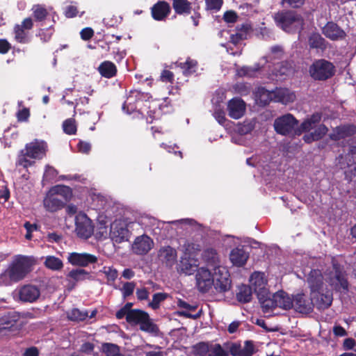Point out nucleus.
<instances>
[{
	"instance_id": "nucleus-3",
	"label": "nucleus",
	"mask_w": 356,
	"mask_h": 356,
	"mask_svg": "<svg viewBox=\"0 0 356 356\" xmlns=\"http://www.w3.org/2000/svg\"><path fill=\"white\" fill-rule=\"evenodd\" d=\"M151 97V95L148 92H143L138 90H131L122 104V108L128 114L134 112L143 113V106Z\"/></svg>"
},
{
	"instance_id": "nucleus-55",
	"label": "nucleus",
	"mask_w": 356,
	"mask_h": 356,
	"mask_svg": "<svg viewBox=\"0 0 356 356\" xmlns=\"http://www.w3.org/2000/svg\"><path fill=\"white\" fill-rule=\"evenodd\" d=\"M24 227L26 230V234L25 235V238L27 240H31L33 238L32 233L34 231H36L39 229V225L35 223L31 224L29 221L25 222L24 224Z\"/></svg>"
},
{
	"instance_id": "nucleus-45",
	"label": "nucleus",
	"mask_w": 356,
	"mask_h": 356,
	"mask_svg": "<svg viewBox=\"0 0 356 356\" xmlns=\"http://www.w3.org/2000/svg\"><path fill=\"white\" fill-rule=\"evenodd\" d=\"M88 314L87 312H82L79 309L74 308L67 313V317L72 321H83L88 318Z\"/></svg>"
},
{
	"instance_id": "nucleus-57",
	"label": "nucleus",
	"mask_w": 356,
	"mask_h": 356,
	"mask_svg": "<svg viewBox=\"0 0 356 356\" xmlns=\"http://www.w3.org/2000/svg\"><path fill=\"white\" fill-rule=\"evenodd\" d=\"M328 131L327 127L323 124H321L319 126H318L314 131L312 133L316 138V140H319L321 139L324 136L326 135L327 132Z\"/></svg>"
},
{
	"instance_id": "nucleus-23",
	"label": "nucleus",
	"mask_w": 356,
	"mask_h": 356,
	"mask_svg": "<svg viewBox=\"0 0 356 356\" xmlns=\"http://www.w3.org/2000/svg\"><path fill=\"white\" fill-rule=\"evenodd\" d=\"M313 300L314 306L318 310H324L327 309L332 302V293L330 291H322L316 296H310Z\"/></svg>"
},
{
	"instance_id": "nucleus-16",
	"label": "nucleus",
	"mask_w": 356,
	"mask_h": 356,
	"mask_svg": "<svg viewBox=\"0 0 356 356\" xmlns=\"http://www.w3.org/2000/svg\"><path fill=\"white\" fill-rule=\"evenodd\" d=\"M293 307L302 314H309L312 312L314 304L312 297L308 298L304 293H298L293 297Z\"/></svg>"
},
{
	"instance_id": "nucleus-48",
	"label": "nucleus",
	"mask_w": 356,
	"mask_h": 356,
	"mask_svg": "<svg viewBox=\"0 0 356 356\" xmlns=\"http://www.w3.org/2000/svg\"><path fill=\"white\" fill-rule=\"evenodd\" d=\"M33 10V17L37 22L44 20L48 15L47 9L40 5L34 6Z\"/></svg>"
},
{
	"instance_id": "nucleus-47",
	"label": "nucleus",
	"mask_w": 356,
	"mask_h": 356,
	"mask_svg": "<svg viewBox=\"0 0 356 356\" xmlns=\"http://www.w3.org/2000/svg\"><path fill=\"white\" fill-rule=\"evenodd\" d=\"M63 129L64 133L67 135H74L76 133V125L75 120L68 118L63 122Z\"/></svg>"
},
{
	"instance_id": "nucleus-34",
	"label": "nucleus",
	"mask_w": 356,
	"mask_h": 356,
	"mask_svg": "<svg viewBox=\"0 0 356 356\" xmlns=\"http://www.w3.org/2000/svg\"><path fill=\"white\" fill-rule=\"evenodd\" d=\"M252 287L241 284L238 287V291L236 294V300L241 303H248L252 300Z\"/></svg>"
},
{
	"instance_id": "nucleus-56",
	"label": "nucleus",
	"mask_w": 356,
	"mask_h": 356,
	"mask_svg": "<svg viewBox=\"0 0 356 356\" xmlns=\"http://www.w3.org/2000/svg\"><path fill=\"white\" fill-rule=\"evenodd\" d=\"M136 287V283L134 282H125L122 288V296L124 298L131 296Z\"/></svg>"
},
{
	"instance_id": "nucleus-29",
	"label": "nucleus",
	"mask_w": 356,
	"mask_h": 356,
	"mask_svg": "<svg viewBox=\"0 0 356 356\" xmlns=\"http://www.w3.org/2000/svg\"><path fill=\"white\" fill-rule=\"evenodd\" d=\"M248 258V253L243 248H240L233 249L229 254V259L233 265L238 267L244 266Z\"/></svg>"
},
{
	"instance_id": "nucleus-49",
	"label": "nucleus",
	"mask_w": 356,
	"mask_h": 356,
	"mask_svg": "<svg viewBox=\"0 0 356 356\" xmlns=\"http://www.w3.org/2000/svg\"><path fill=\"white\" fill-rule=\"evenodd\" d=\"M102 272L106 275L108 284L114 282L118 277V270L113 266H104Z\"/></svg>"
},
{
	"instance_id": "nucleus-18",
	"label": "nucleus",
	"mask_w": 356,
	"mask_h": 356,
	"mask_svg": "<svg viewBox=\"0 0 356 356\" xmlns=\"http://www.w3.org/2000/svg\"><path fill=\"white\" fill-rule=\"evenodd\" d=\"M229 116L237 120L243 116L245 112V103L241 98H233L228 102Z\"/></svg>"
},
{
	"instance_id": "nucleus-10",
	"label": "nucleus",
	"mask_w": 356,
	"mask_h": 356,
	"mask_svg": "<svg viewBox=\"0 0 356 356\" xmlns=\"http://www.w3.org/2000/svg\"><path fill=\"white\" fill-rule=\"evenodd\" d=\"M196 286L201 293L208 292L213 284V273L205 267H200L196 270Z\"/></svg>"
},
{
	"instance_id": "nucleus-2",
	"label": "nucleus",
	"mask_w": 356,
	"mask_h": 356,
	"mask_svg": "<svg viewBox=\"0 0 356 356\" xmlns=\"http://www.w3.org/2000/svg\"><path fill=\"white\" fill-rule=\"evenodd\" d=\"M276 24L284 31L289 33L300 32L303 29L302 17L293 11H282L274 17Z\"/></svg>"
},
{
	"instance_id": "nucleus-24",
	"label": "nucleus",
	"mask_w": 356,
	"mask_h": 356,
	"mask_svg": "<svg viewBox=\"0 0 356 356\" xmlns=\"http://www.w3.org/2000/svg\"><path fill=\"white\" fill-rule=\"evenodd\" d=\"M356 132V127L354 125L338 126L332 129V132L329 135L331 140L338 141L351 136Z\"/></svg>"
},
{
	"instance_id": "nucleus-22",
	"label": "nucleus",
	"mask_w": 356,
	"mask_h": 356,
	"mask_svg": "<svg viewBox=\"0 0 356 356\" xmlns=\"http://www.w3.org/2000/svg\"><path fill=\"white\" fill-rule=\"evenodd\" d=\"M19 316L15 312H9L0 316V335L4 334V331L12 330L16 326Z\"/></svg>"
},
{
	"instance_id": "nucleus-12",
	"label": "nucleus",
	"mask_w": 356,
	"mask_h": 356,
	"mask_svg": "<svg viewBox=\"0 0 356 356\" xmlns=\"http://www.w3.org/2000/svg\"><path fill=\"white\" fill-rule=\"evenodd\" d=\"M25 151V153L24 150L22 151L23 156L40 160L46 156L47 145L44 142L35 140L26 144Z\"/></svg>"
},
{
	"instance_id": "nucleus-32",
	"label": "nucleus",
	"mask_w": 356,
	"mask_h": 356,
	"mask_svg": "<svg viewBox=\"0 0 356 356\" xmlns=\"http://www.w3.org/2000/svg\"><path fill=\"white\" fill-rule=\"evenodd\" d=\"M111 235L113 241L121 243L129 240V231L124 227L115 225L114 227H111Z\"/></svg>"
},
{
	"instance_id": "nucleus-13",
	"label": "nucleus",
	"mask_w": 356,
	"mask_h": 356,
	"mask_svg": "<svg viewBox=\"0 0 356 356\" xmlns=\"http://www.w3.org/2000/svg\"><path fill=\"white\" fill-rule=\"evenodd\" d=\"M154 242L152 239L144 234L136 238L133 245V252L138 255H145L147 254L153 248Z\"/></svg>"
},
{
	"instance_id": "nucleus-11",
	"label": "nucleus",
	"mask_w": 356,
	"mask_h": 356,
	"mask_svg": "<svg viewBox=\"0 0 356 356\" xmlns=\"http://www.w3.org/2000/svg\"><path fill=\"white\" fill-rule=\"evenodd\" d=\"M308 286L310 289V296L323 291L324 277L321 271L318 269H312L307 278Z\"/></svg>"
},
{
	"instance_id": "nucleus-27",
	"label": "nucleus",
	"mask_w": 356,
	"mask_h": 356,
	"mask_svg": "<svg viewBox=\"0 0 356 356\" xmlns=\"http://www.w3.org/2000/svg\"><path fill=\"white\" fill-rule=\"evenodd\" d=\"M202 259L207 266L213 267L214 270L220 266L219 254L213 248H206L202 253Z\"/></svg>"
},
{
	"instance_id": "nucleus-50",
	"label": "nucleus",
	"mask_w": 356,
	"mask_h": 356,
	"mask_svg": "<svg viewBox=\"0 0 356 356\" xmlns=\"http://www.w3.org/2000/svg\"><path fill=\"white\" fill-rule=\"evenodd\" d=\"M194 352L197 356H207L210 351V346L207 343L200 342L193 346Z\"/></svg>"
},
{
	"instance_id": "nucleus-36",
	"label": "nucleus",
	"mask_w": 356,
	"mask_h": 356,
	"mask_svg": "<svg viewBox=\"0 0 356 356\" xmlns=\"http://www.w3.org/2000/svg\"><path fill=\"white\" fill-rule=\"evenodd\" d=\"M308 42L312 49L324 50L327 47L326 40L318 33H312L309 37Z\"/></svg>"
},
{
	"instance_id": "nucleus-35",
	"label": "nucleus",
	"mask_w": 356,
	"mask_h": 356,
	"mask_svg": "<svg viewBox=\"0 0 356 356\" xmlns=\"http://www.w3.org/2000/svg\"><path fill=\"white\" fill-rule=\"evenodd\" d=\"M172 8L177 15H189L191 13V3L188 0H172Z\"/></svg>"
},
{
	"instance_id": "nucleus-4",
	"label": "nucleus",
	"mask_w": 356,
	"mask_h": 356,
	"mask_svg": "<svg viewBox=\"0 0 356 356\" xmlns=\"http://www.w3.org/2000/svg\"><path fill=\"white\" fill-rule=\"evenodd\" d=\"M335 72L333 63L325 59L316 60L309 69L311 77L315 81H326L332 78Z\"/></svg>"
},
{
	"instance_id": "nucleus-6",
	"label": "nucleus",
	"mask_w": 356,
	"mask_h": 356,
	"mask_svg": "<svg viewBox=\"0 0 356 356\" xmlns=\"http://www.w3.org/2000/svg\"><path fill=\"white\" fill-rule=\"evenodd\" d=\"M214 289L218 293H225L232 288V280L229 271L222 266L216 268L213 273Z\"/></svg>"
},
{
	"instance_id": "nucleus-31",
	"label": "nucleus",
	"mask_w": 356,
	"mask_h": 356,
	"mask_svg": "<svg viewBox=\"0 0 356 356\" xmlns=\"http://www.w3.org/2000/svg\"><path fill=\"white\" fill-rule=\"evenodd\" d=\"M257 296L263 308L264 312H268L269 310L277 307V303L275 301L274 294L271 296L268 290L261 292Z\"/></svg>"
},
{
	"instance_id": "nucleus-58",
	"label": "nucleus",
	"mask_w": 356,
	"mask_h": 356,
	"mask_svg": "<svg viewBox=\"0 0 356 356\" xmlns=\"http://www.w3.org/2000/svg\"><path fill=\"white\" fill-rule=\"evenodd\" d=\"M30 115L29 108L25 107L17 112L16 117L18 122H23L29 120Z\"/></svg>"
},
{
	"instance_id": "nucleus-62",
	"label": "nucleus",
	"mask_w": 356,
	"mask_h": 356,
	"mask_svg": "<svg viewBox=\"0 0 356 356\" xmlns=\"http://www.w3.org/2000/svg\"><path fill=\"white\" fill-rule=\"evenodd\" d=\"M238 15L234 10H227L223 15V20L227 23H234L238 19Z\"/></svg>"
},
{
	"instance_id": "nucleus-15",
	"label": "nucleus",
	"mask_w": 356,
	"mask_h": 356,
	"mask_svg": "<svg viewBox=\"0 0 356 356\" xmlns=\"http://www.w3.org/2000/svg\"><path fill=\"white\" fill-rule=\"evenodd\" d=\"M257 350L252 341L247 340L242 348L240 343H233L229 347V353L232 356H252Z\"/></svg>"
},
{
	"instance_id": "nucleus-20",
	"label": "nucleus",
	"mask_w": 356,
	"mask_h": 356,
	"mask_svg": "<svg viewBox=\"0 0 356 356\" xmlns=\"http://www.w3.org/2000/svg\"><path fill=\"white\" fill-rule=\"evenodd\" d=\"M159 260L167 267L171 268L177 261V251L173 248L168 245L160 248L158 252Z\"/></svg>"
},
{
	"instance_id": "nucleus-46",
	"label": "nucleus",
	"mask_w": 356,
	"mask_h": 356,
	"mask_svg": "<svg viewBox=\"0 0 356 356\" xmlns=\"http://www.w3.org/2000/svg\"><path fill=\"white\" fill-rule=\"evenodd\" d=\"M168 297L166 293H156L153 295L152 300L149 303L150 307L154 310L158 309L160 307L161 302H163Z\"/></svg>"
},
{
	"instance_id": "nucleus-37",
	"label": "nucleus",
	"mask_w": 356,
	"mask_h": 356,
	"mask_svg": "<svg viewBox=\"0 0 356 356\" xmlns=\"http://www.w3.org/2000/svg\"><path fill=\"white\" fill-rule=\"evenodd\" d=\"M148 313L138 309L130 311L127 316V322L131 325H139Z\"/></svg>"
},
{
	"instance_id": "nucleus-63",
	"label": "nucleus",
	"mask_w": 356,
	"mask_h": 356,
	"mask_svg": "<svg viewBox=\"0 0 356 356\" xmlns=\"http://www.w3.org/2000/svg\"><path fill=\"white\" fill-rule=\"evenodd\" d=\"M81 38L84 40L87 41L91 39L94 35V31L90 27H86L83 29L80 32Z\"/></svg>"
},
{
	"instance_id": "nucleus-19",
	"label": "nucleus",
	"mask_w": 356,
	"mask_h": 356,
	"mask_svg": "<svg viewBox=\"0 0 356 356\" xmlns=\"http://www.w3.org/2000/svg\"><path fill=\"white\" fill-rule=\"evenodd\" d=\"M170 12V6L165 1H159L151 8L152 17L156 21L164 20Z\"/></svg>"
},
{
	"instance_id": "nucleus-64",
	"label": "nucleus",
	"mask_w": 356,
	"mask_h": 356,
	"mask_svg": "<svg viewBox=\"0 0 356 356\" xmlns=\"http://www.w3.org/2000/svg\"><path fill=\"white\" fill-rule=\"evenodd\" d=\"M79 11L77 7L75 6H67L64 11V15L67 18H72L77 15Z\"/></svg>"
},
{
	"instance_id": "nucleus-59",
	"label": "nucleus",
	"mask_w": 356,
	"mask_h": 356,
	"mask_svg": "<svg viewBox=\"0 0 356 356\" xmlns=\"http://www.w3.org/2000/svg\"><path fill=\"white\" fill-rule=\"evenodd\" d=\"M222 3V0H206L207 10L218 11L221 8Z\"/></svg>"
},
{
	"instance_id": "nucleus-5",
	"label": "nucleus",
	"mask_w": 356,
	"mask_h": 356,
	"mask_svg": "<svg viewBox=\"0 0 356 356\" xmlns=\"http://www.w3.org/2000/svg\"><path fill=\"white\" fill-rule=\"evenodd\" d=\"M288 90L283 88H276L274 90H268L265 88H259L257 92V101L258 104L265 106L270 102H284L286 101L285 96Z\"/></svg>"
},
{
	"instance_id": "nucleus-51",
	"label": "nucleus",
	"mask_w": 356,
	"mask_h": 356,
	"mask_svg": "<svg viewBox=\"0 0 356 356\" xmlns=\"http://www.w3.org/2000/svg\"><path fill=\"white\" fill-rule=\"evenodd\" d=\"M207 356H229V352L225 350L220 344L215 343L210 346V351Z\"/></svg>"
},
{
	"instance_id": "nucleus-54",
	"label": "nucleus",
	"mask_w": 356,
	"mask_h": 356,
	"mask_svg": "<svg viewBox=\"0 0 356 356\" xmlns=\"http://www.w3.org/2000/svg\"><path fill=\"white\" fill-rule=\"evenodd\" d=\"M102 348L107 356H111L120 353L119 346L114 343H104L102 344Z\"/></svg>"
},
{
	"instance_id": "nucleus-44",
	"label": "nucleus",
	"mask_w": 356,
	"mask_h": 356,
	"mask_svg": "<svg viewBox=\"0 0 356 356\" xmlns=\"http://www.w3.org/2000/svg\"><path fill=\"white\" fill-rule=\"evenodd\" d=\"M88 276H89V273L82 268L73 269L67 275V277H70L76 282L84 280Z\"/></svg>"
},
{
	"instance_id": "nucleus-8",
	"label": "nucleus",
	"mask_w": 356,
	"mask_h": 356,
	"mask_svg": "<svg viewBox=\"0 0 356 356\" xmlns=\"http://www.w3.org/2000/svg\"><path fill=\"white\" fill-rule=\"evenodd\" d=\"M94 225L92 220L83 212H79L75 217V232L78 237L89 238L93 234Z\"/></svg>"
},
{
	"instance_id": "nucleus-1",
	"label": "nucleus",
	"mask_w": 356,
	"mask_h": 356,
	"mask_svg": "<svg viewBox=\"0 0 356 356\" xmlns=\"http://www.w3.org/2000/svg\"><path fill=\"white\" fill-rule=\"evenodd\" d=\"M31 259L18 254L13 257L6 270L0 274V285L9 286L23 280L31 271Z\"/></svg>"
},
{
	"instance_id": "nucleus-25",
	"label": "nucleus",
	"mask_w": 356,
	"mask_h": 356,
	"mask_svg": "<svg viewBox=\"0 0 356 356\" xmlns=\"http://www.w3.org/2000/svg\"><path fill=\"white\" fill-rule=\"evenodd\" d=\"M40 292L38 287L33 285H24L19 291V299L23 302H33L38 299Z\"/></svg>"
},
{
	"instance_id": "nucleus-21",
	"label": "nucleus",
	"mask_w": 356,
	"mask_h": 356,
	"mask_svg": "<svg viewBox=\"0 0 356 356\" xmlns=\"http://www.w3.org/2000/svg\"><path fill=\"white\" fill-rule=\"evenodd\" d=\"M252 31V27L250 23L245 22L238 24L236 26V33L230 35V42L236 45L241 41L247 40Z\"/></svg>"
},
{
	"instance_id": "nucleus-17",
	"label": "nucleus",
	"mask_w": 356,
	"mask_h": 356,
	"mask_svg": "<svg viewBox=\"0 0 356 356\" xmlns=\"http://www.w3.org/2000/svg\"><path fill=\"white\" fill-rule=\"evenodd\" d=\"M323 34L331 40H343L346 36L345 31L336 23L328 22L322 29Z\"/></svg>"
},
{
	"instance_id": "nucleus-33",
	"label": "nucleus",
	"mask_w": 356,
	"mask_h": 356,
	"mask_svg": "<svg viewBox=\"0 0 356 356\" xmlns=\"http://www.w3.org/2000/svg\"><path fill=\"white\" fill-rule=\"evenodd\" d=\"M97 70L102 76L107 79L114 77L118 72L115 65L108 60L101 63Z\"/></svg>"
},
{
	"instance_id": "nucleus-39",
	"label": "nucleus",
	"mask_w": 356,
	"mask_h": 356,
	"mask_svg": "<svg viewBox=\"0 0 356 356\" xmlns=\"http://www.w3.org/2000/svg\"><path fill=\"white\" fill-rule=\"evenodd\" d=\"M178 270L186 275H192L197 270V266L192 264L189 259L181 258L179 264Z\"/></svg>"
},
{
	"instance_id": "nucleus-38",
	"label": "nucleus",
	"mask_w": 356,
	"mask_h": 356,
	"mask_svg": "<svg viewBox=\"0 0 356 356\" xmlns=\"http://www.w3.org/2000/svg\"><path fill=\"white\" fill-rule=\"evenodd\" d=\"M321 114L315 113L312 114L309 118L304 120L300 124V128L302 131H309L313 129L321 120Z\"/></svg>"
},
{
	"instance_id": "nucleus-9",
	"label": "nucleus",
	"mask_w": 356,
	"mask_h": 356,
	"mask_svg": "<svg viewBox=\"0 0 356 356\" xmlns=\"http://www.w3.org/2000/svg\"><path fill=\"white\" fill-rule=\"evenodd\" d=\"M330 280L332 284L335 285L336 289L348 291V282L343 266L335 260L332 261V270L330 272Z\"/></svg>"
},
{
	"instance_id": "nucleus-60",
	"label": "nucleus",
	"mask_w": 356,
	"mask_h": 356,
	"mask_svg": "<svg viewBox=\"0 0 356 356\" xmlns=\"http://www.w3.org/2000/svg\"><path fill=\"white\" fill-rule=\"evenodd\" d=\"M56 195H60L65 197V200L68 195H72V190L69 186H57L54 188Z\"/></svg>"
},
{
	"instance_id": "nucleus-30",
	"label": "nucleus",
	"mask_w": 356,
	"mask_h": 356,
	"mask_svg": "<svg viewBox=\"0 0 356 356\" xmlns=\"http://www.w3.org/2000/svg\"><path fill=\"white\" fill-rule=\"evenodd\" d=\"M275 301L277 303V307L289 310L293 307L294 300L289 294L283 291H280L274 293Z\"/></svg>"
},
{
	"instance_id": "nucleus-14",
	"label": "nucleus",
	"mask_w": 356,
	"mask_h": 356,
	"mask_svg": "<svg viewBox=\"0 0 356 356\" xmlns=\"http://www.w3.org/2000/svg\"><path fill=\"white\" fill-rule=\"evenodd\" d=\"M68 261L73 266L85 267L97 261L95 255L89 253L72 252L67 257Z\"/></svg>"
},
{
	"instance_id": "nucleus-7",
	"label": "nucleus",
	"mask_w": 356,
	"mask_h": 356,
	"mask_svg": "<svg viewBox=\"0 0 356 356\" xmlns=\"http://www.w3.org/2000/svg\"><path fill=\"white\" fill-rule=\"evenodd\" d=\"M298 124L296 118L292 114L287 113L276 118L273 126L277 134L288 136L293 132Z\"/></svg>"
},
{
	"instance_id": "nucleus-53",
	"label": "nucleus",
	"mask_w": 356,
	"mask_h": 356,
	"mask_svg": "<svg viewBox=\"0 0 356 356\" xmlns=\"http://www.w3.org/2000/svg\"><path fill=\"white\" fill-rule=\"evenodd\" d=\"M54 33V29L50 26L47 29H40L38 31V35L43 42H49Z\"/></svg>"
},
{
	"instance_id": "nucleus-40",
	"label": "nucleus",
	"mask_w": 356,
	"mask_h": 356,
	"mask_svg": "<svg viewBox=\"0 0 356 356\" xmlns=\"http://www.w3.org/2000/svg\"><path fill=\"white\" fill-rule=\"evenodd\" d=\"M14 33L15 40L21 44H28L31 41L29 33L22 28L19 24H16L14 27Z\"/></svg>"
},
{
	"instance_id": "nucleus-28",
	"label": "nucleus",
	"mask_w": 356,
	"mask_h": 356,
	"mask_svg": "<svg viewBox=\"0 0 356 356\" xmlns=\"http://www.w3.org/2000/svg\"><path fill=\"white\" fill-rule=\"evenodd\" d=\"M44 208L49 212H55L65 207V202L54 194L47 195L43 201Z\"/></svg>"
},
{
	"instance_id": "nucleus-42",
	"label": "nucleus",
	"mask_w": 356,
	"mask_h": 356,
	"mask_svg": "<svg viewBox=\"0 0 356 356\" xmlns=\"http://www.w3.org/2000/svg\"><path fill=\"white\" fill-rule=\"evenodd\" d=\"M44 264L47 268L52 270H59L63 267L62 260L55 256H47Z\"/></svg>"
},
{
	"instance_id": "nucleus-41",
	"label": "nucleus",
	"mask_w": 356,
	"mask_h": 356,
	"mask_svg": "<svg viewBox=\"0 0 356 356\" xmlns=\"http://www.w3.org/2000/svg\"><path fill=\"white\" fill-rule=\"evenodd\" d=\"M139 325L140 329L144 332L149 333H157L159 332L158 326L152 321L148 314L140 323Z\"/></svg>"
},
{
	"instance_id": "nucleus-43",
	"label": "nucleus",
	"mask_w": 356,
	"mask_h": 356,
	"mask_svg": "<svg viewBox=\"0 0 356 356\" xmlns=\"http://www.w3.org/2000/svg\"><path fill=\"white\" fill-rule=\"evenodd\" d=\"M178 66L183 70L184 74L188 76L196 72L197 62L188 58L185 62L179 63Z\"/></svg>"
},
{
	"instance_id": "nucleus-61",
	"label": "nucleus",
	"mask_w": 356,
	"mask_h": 356,
	"mask_svg": "<svg viewBox=\"0 0 356 356\" xmlns=\"http://www.w3.org/2000/svg\"><path fill=\"white\" fill-rule=\"evenodd\" d=\"M160 80L162 82L170 83L172 84L174 82L173 72L168 70H163L161 73Z\"/></svg>"
},
{
	"instance_id": "nucleus-26",
	"label": "nucleus",
	"mask_w": 356,
	"mask_h": 356,
	"mask_svg": "<svg viewBox=\"0 0 356 356\" xmlns=\"http://www.w3.org/2000/svg\"><path fill=\"white\" fill-rule=\"evenodd\" d=\"M250 283L253 286L254 293L257 295L264 291H268L266 288L267 280L265 279L264 273L254 272L250 276Z\"/></svg>"
},
{
	"instance_id": "nucleus-52",
	"label": "nucleus",
	"mask_w": 356,
	"mask_h": 356,
	"mask_svg": "<svg viewBox=\"0 0 356 356\" xmlns=\"http://www.w3.org/2000/svg\"><path fill=\"white\" fill-rule=\"evenodd\" d=\"M58 172L54 167L47 165L43 174V181H51L54 180L58 175Z\"/></svg>"
}]
</instances>
